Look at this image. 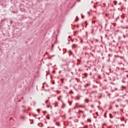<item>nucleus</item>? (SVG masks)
Wrapping results in <instances>:
<instances>
[{"label": "nucleus", "instance_id": "obj_1", "mask_svg": "<svg viewBox=\"0 0 128 128\" xmlns=\"http://www.w3.org/2000/svg\"><path fill=\"white\" fill-rule=\"evenodd\" d=\"M90 84H87L84 85V88H88V87L90 86Z\"/></svg>", "mask_w": 128, "mask_h": 128}, {"label": "nucleus", "instance_id": "obj_2", "mask_svg": "<svg viewBox=\"0 0 128 128\" xmlns=\"http://www.w3.org/2000/svg\"><path fill=\"white\" fill-rule=\"evenodd\" d=\"M76 46L77 45L76 44H73L72 46V48H76Z\"/></svg>", "mask_w": 128, "mask_h": 128}, {"label": "nucleus", "instance_id": "obj_3", "mask_svg": "<svg viewBox=\"0 0 128 128\" xmlns=\"http://www.w3.org/2000/svg\"><path fill=\"white\" fill-rule=\"evenodd\" d=\"M118 64H122V66H124V64H123L122 62H118Z\"/></svg>", "mask_w": 128, "mask_h": 128}, {"label": "nucleus", "instance_id": "obj_4", "mask_svg": "<svg viewBox=\"0 0 128 128\" xmlns=\"http://www.w3.org/2000/svg\"><path fill=\"white\" fill-rule=\"evenodd\" d=\"M113 2L114 3L115 6H116L117 2L116 1H113Z\"/></svg>", "mask_w": 128, "mask_h": 128}, {"label": "nucleus", "instance_id": "obj_5", "mask_svg": "<svg viewBox=\"0 0 128 128\" xmlns=\"http://www.w3.org/2000/svg\"><path fill=\"white\" fill-rule=\"evenodd\" d=\"M84 76L85 77L88 78V74L87 73H84Z\"/></svg>", "mask_w": 128, "mask_h": 128}, {"label": "nucleus", "instance_id": "obj_6", "mask_svg": "<svg viewBox=\"0 0 128 128\" xmlns=\"http://www.w3.org/2000/svg\"><path fill=\"white\" fill-rule=\"evenodd\" d=\"M110 118H112V114H109Z\"/></svg>", "mask_w": 128, "mask_h": 128}, {"label": "nucleus", "instance_id": "obj_7", "mask_svg": "<svg viewBox=\"0 0 128 128\" xmlns=\"http://www.w3.org/2000/svg\"><path fill=\"white\" fill-rule=\"evenodd\" d=\"M81 16H82V19L84 18V16L82 15V14H81Z\"/></svg>", "mask_w": 128, "mask_h": 128}, {"label": "nucleus", "instance_id": "obj_8", "mask_svg": "<svg viewBox=\"0 0 128 128\" xmlns=\"http://www.w3.org/2000/svg\"><path fill=\"white\" fill-rule=\"evenodd\" d=\"M76 32H78V31H74V36H76Z\"/></svg>", "mask_w": 128, "mask_h": 128}, {"label": "nucleus", "instance_id": "obj_9", "mask_svg": "<svg viewBox=\"0 0 128 128\" xmlns=\"http://www.w3.org/2000/svg\"><path fill=\"white\" fill-rule=\"evenodd\" d=\"M84 24H86V26H85V28H86V26H88V23H86V21L84 22Z\"/></svg>", "mask_w": 128, "mask_h": 128}, {"label": "nucleus", "instance_id": "obj_10", "mask_svg": "<svg viewBox=\"0 0 128 128\" xmlns=\"http://www.w3.org/2000/svg\"><path fill=\"white\" fill-rule=\"evenodd\" d=\"M37 112H38V114H40V110L38 109V110H37Z\"/></svg>", "mask_w": 128, "mask_h": 128}, {"label": "nucleus", "instance_id": "obj_11", "mask_svg": "<svg viewBox=\"0 0 128 128\" xmlns=\"http://www.w3.org/2000/svg\"><path fill=\"white\" fill-rule=\"evenodd\" d=\"M78 17L76 16V22H78Z\"/></svg>", "mask_w": 128, "mask_h": 128}, {"label": "nucleus", "instance_id": "obj_12", "mask_svg": "<svg viewBox=\"0 0 128 128\" xmlns=\"http://www.w3.org/2000/svg\"><path fill=\"white\" fill-rule=\"evenodd\" d=\"M68 103L70 104V106H72V102L68 101Z\"/></svg>", "mask_w": 128, "mask_h": 128}, {"label": "nucleus", "instance_id": "obj_13", "mask_svg": "<svg viewBox=\"0 0 128 128\" xmlns=\"http://www.w3.org/2000/svg\"><path fill=\"white\" fill-rule=\"evenodd\" d=\"M46 112H48L46 111H44V114H46Z\"/></svg>", "mask_w": 128, "mask_h": 128}, {"label": "nucleus", "instance_id": "obj_14", "mask_svg": "<svg viewBox=\"0 0 128 128\" xmlns=\"http://www.w3.org/2000/svg\"><path fill=\"white\" fill-rule=\"evenodd\" d=\"M20 118H22V120H24V116H21Z\"/></svg>", "mask_w": 128, "mask_h": 128}, {"label": "nucleus", "instance_id": "obj_15", "mask_svg": "<svg viewBox=\"0 0 128 128\" xmlns=\"http://www.w3.org/2000/svg\"><path fill=\"white\" fill-rule=\"evenodd\" d=\"M46 118H47L48 120H50V116H46Z\"/></svg>", "mask_w": 128, "mask_h": 128}, {"label": "nucleus", "instance_id": "obj_16", "mask_svg": "<svg viewBox=\"0 0 128 128\" xmlns=\"http://www.w3.org/2000/svg\"><path fill=\"white\" fill-rule=\"evenodd\" d=\"M48 100L46 101V104H48Z\"/></svg>", "mask_w": 128, "mask_h": 128}, {"label": "nucleus", "instance_id": "obj_17", "mask_svg": "<svg viewBox=\"0 0 128 128\" xmlns=\"http://www.w3.org/2000/svg\"><path fill=\"white\" fill-rule=\"evenodd\" d=\"M120 70H124V68H121Z\"/></svg>", "mask_w": 128, "mask_h": 128}, {"label": "nucleus", "instance_id": "obj_18", "mask_svg": "<svg viewBox=\"0 0 128 128\" xmlns=\"http://www.w3.org/2000/svg\"><path fill=\"white\" fill-rule=\"evenodd\" d=\"M53 73H54V74H56V70H53Z\"/></svg>", "mask_w": 128, "mask_h": 128}, {"label": "nucleus", "instance_id": "obj_19", "mask_svg": "<svg viewBox=\"0 0 128 128\" xmlns=\"http://www.w3.org/2000/svg\"><path fill=\"white\" fill-rule=\"evenodd\" d=\"M52 84H54V82H52Z\"/></svg>", "mask_w": 128, "mask_h": 128}, {"label": "nucleus", "instance_id": "obj_20", "mask_svg": "<svg viewBox=\"0 0 128 128\" xmlns=\"http://www.w3.org/2000/svg\"><path fill=\"white\" fill-rule=\"evenodd\" d=\"M60 80H61V82L64 81V78H62V79Z\"/></svg>", "mask_w": 128, "mask_h": 128}, {"label": "nucleus", "instance_id": "obj_21", "mask_svg": "<svg viewBox=\"0 0 128 128\" xmlns=\"http://www.w3.org/2000/svg\"><path fill=\"white\" fill-rule=\"evenodd\" d=\"M104 118H106V114H104Z\"/></svg>", "mask_w": 128, "mask_h": 128}, {"label": "nucleus", "instance_id": "obj_22", "mask_svg": "<svg viewBox=\"0 0 128 128\" xmlns=\"http://www.w3.org/2000/svg\"><path fill=\"white\" fill-rule=\"evenodd\" d=\"M94 70H95V72H96V68H94Z\"/></svg>", "mask_w": 128, "mask_h": 128}, {"label": "nucleus", "instance_id": "obj_23", "mask_svg": "<svg viewBox=\"0 0 128 128\" xmlns=\"http://www.w3.org/2000/svg\"><path fill=\"white\" fill-rule=\"evenodd\" d=\"M92 73L90 72V76H92Z\"/></svg>", "mask_w": 128, "mask_h": 128}, {"label": "nucleus", "instance_id": "obj_24", "mask_svg": "<svg viewBox=\"0 0 128 128\" xmlns=\"http://www.w3.org/2000/svg\"><path fill=\"white\" fill-rule=\"evenodd\" d=\"M116 108H118V106L116 105Z\"/></svg>", "mask_w": 128, "mask_h": 128}, {"label": "nucleus", "instance_id": "obj_25", "mask_svg": "<svg viewBox=\"0 0 128 128\" xmlns=\"http://www.w3.org/2000/svg\"><path fill=\"white\" fill-rule=\"evenodd\" d=\"M54 48V44H52V48Z\"/></svg>", "mask_w": 128, "mask_h": 128}, {"label": "nucleus", "instance_id": "obj_26", "mask_svg": "<svg viewBox=\"0 0 128 128\" xmlns=\"http://www.w3.org/2000/svg\"><path fill=\"white\" fill-rule=\"evenodd\" d=\"M79 112H82V110H79Z\"/></svg>", "mask_w": 128, "mask_h": 128}, {"label": "nucleus", "instance_id": "obj_27", "mask_svg": "<svg viewBox=\"0 0 128 128\" xmlns=\"http://www.w3.org/2000/svg\"><path fill=\"white\" fill-rule=\"evenodd\" d=\"M47 108H50V106H47Z\"/></svg>", "mask_w": 128, "mask_h": 128}, {"label": "nucleus", "instance_id": "obj_28", "mask_svg": "<svg viewBox=\"0 0 128 128\" xmlns=\"http://www.w3.org/2000/svg\"><path fill=\"white\" fill-rule=\"evenodd\" d=\"M88 14H90V12H88Z\"/></svg>", "mask_w": 128, "mask_h": 128}, {"label": "nucleus", "instance_id": "obj_29", "mask_svg": "<svg viewBox=\"0 0 128 128\" xmlns=\"http://www.w3.org/2000/svg\"><path fill=\"white\" fill-rule=\"evenodd\" d=\"M68 38H70V36H68Z\"/></svg>", "mask_w": 128, "mask_h": 128}, {"label": "nucleus", "instance_id": "obj_30", "mask_svg": "<svg viewBox=\"0 0 128 128\" xmlns=\"http://www.w3.org/2000/svg\"><path fill=\"white\" fill-rule=\"evenodd\" d=\"M76 42H78V39H75Z\"/></svg>", "mask_w": 128, "mask_h": 128}, {"label": "nucleus", "instance_id": "obj_31", "mask_svg": "<svg viewBox=\"0 0 128 128\" xmlns=\"http://www.w3.org/2000/svg\"><path fill=\"white\" fill-rule=\"evenodd\" d=\"M70 52H72V50H70Z\"/></svg>", "mask_w": 128, "mask_h": 128}, {"label": "nucleus", "instance_id": "obj_32", "mask_svg": "<svg viewBox=\"0 0 128 128\" xmlns=\"http://www.w3.org/2000/svg\"><path fill=\"white\" fill-rule=\"evenodd\" d=\"M108 56H110V54H108Z\"/></svg>", "mask_w": 128, "mask_h": 128}, {"label": "nucleus", "instance_id": "obj_33", "mask_svg": "<svg viewBox=\"0 0 128 128\" xmlns=\"http://www.w3.org/2000/svg\"><path fill=\"white\" fill-rule=\"evenodd\" d=\"M106 16H108V14H106Z\"/></svg>", "mask_w": 128, "mask_h": 128}, {"label": "nucleus", "instance_id": "obj_34", "mask_svg": "<svg viewBox=\"0 0 128 128\" xmlns=\"http://www.w3.org/2000/svg\"><path fill=\"white\" fill-rule=\"evenodd\" d=\"M126 78H128V74H127V75H126Z\"/></svg>", "mask_w": 128, "mask_h": 128}, {"label": "nucleus", "instance_id": "obj_35", "mask_svg": "<svg viewBox=\"0 0 128 128\" xmlns=\"http://www.w3.org/2000/svg\"><path fill=\"white\" fill-rule=\"evenodd\" d=\"M98 78H102L100 77V76H98Z\"/></svg>", "mask_w": 128, "mask_h": 128}, {"label": "nucleus", "instance_id": "obj_36", "mask_svg": "<svg viewBox=\"0 0 128 128\" xmlns=\"http://www.w3.org/2000/svg\"><path fill=\"white\" fill-rule=\"evenodd\" d=\"M69 118H70V120H71V118H72V117H70Z\"/></svg>", "mask_w": 128, "mask_h": 128}, {"label": "nucleus", "instance_id": "obj_37", "mask_svg": "<svg viewBox=\"0 0 128 128\" xmlns=\"http://www.w3.org/2000/svg\"><path fill=\"white\" fill-rule=\"evenodd\" d=\"M78 2H80V0H78Z\"/></svg>", "mask_w": 128, "mask_h": 128}, {"label": "nucleus", "instance_id": "obj_38", "mask_svg": "<svg viewBox=\"0 0 128 128\" xmlns=\"http://www.w3.org/2000/svg\"><path fill=\"white\" fill-rule=\"evenodd\" d=\"M62 84H64V81H62Z\"/></svg>", "mask_w": 128, "mask_h": 128}, {"label": "nucleus", "instance_id": "obj_39", "mask_svg": "<svg viewBox=\"0 0 128 128\" xmlns=\"http://www.w3.org/2000/svg\"><path fill=\"white\" fill-rule=\"evenodd\" d=\"M44 84H46V82H44Z\"/></svg>", "mask_w": 128, "mask_h": 128}, {"label": "nucleus", "instance_id": "obj_40", "mask_svg": "<svg viewBox=\"0 0 128 128\" xmlns=\"http://www.w3.org/2000/svg\"><path fill=\"white\" fill-rule=\"evenodd\" d=\"M59 74H60V71L59 72Z\"/></svg>", "mask_w": 128, "mask_h": 128}, {"label": "nucleus", "instance_id": "obj_41", "mask_svg": "<svg viewBox=\"0 0 128 128\" xmlns=\"http://www.w3.org/2000/svg\"><path fill=\"white\" fill-rule=\"evenodd\" d=\"M24 112H26V110H24Z\"/></svg>", "mask_w": 128, "mask_h": 128}, {"label": "nucleus", "instance_id": "obj_42", "mask_svg": "<svg viewBox=\"0 0 128 128\" xmlns=\"http://www.w3.org/2000/svg\"><path fill=\"white\" fill-rule=\"evenodd\" d=\"M94 24H96V22H94Z\"/></svg>", "mask_w": 128, "mask_h": 128}, {"label": "nucleus", "instance_id": "obj_43", "mask_svg": "<svg viewBox=\"0 0 128 128\" xmlns=\"http://www.w3.org/2000/svg\"><path fill=\"white\" fill-rule=\"evenodd\" d=\"M126 72H128V71H126Z\"/></svg>", "mask_w": 128, "mask_h": 128}, {"label": "nucleus", "instance_id": "obj_44", "mask_svg": "<svg viewBox=\"0 0 128 128\" xmlns=\"http://www.w3.org/2000/svg\"><path fill=\"white\" fill-rule=\"evenodd\" d=\"M116 90H118V88H116Z\"/></svg>", "mask_w": 128, "mask_h": 128}, {"label": "nucleus", "instance_id": "obj_45", "mask_svg": "<svg viewBox=\"0 0 128 128\" xmlns=\"http://www.w3.org/2000/svg\"><path fill=\"white\" fill-rule=\"evenodd\" d=\"M109 110H110V108Z\"/></svg>", "mask_w": 128, "mask_h": 128}, {"label": "nucleus", "instance_id": "obj_46", "mask_svg": "<svg viewBox=\"0 0 128 128\" xmlns=\"http://www.w3.org/2000/svg\"><path fill=\"white\" fill-rule=\"evenodd\" d=\"M120 4H121L120 3Z\"/></svg>", "mask_w": 128, "mask_h": 128}, {"label": "nucleus", "instance_id": "obj_47", "mask_svg": "<svg viewBox=\"0 0 128 128\" xmlns=\"http://www.w3.org/2000/svg\"><path fill=\"white\" fill-rule=\"evenodd\" d=\"M13 54H14V52Z\"/></svg>", "mask_w": 128, "mask_h": 128}, {"label": "nucleus", "instance_id": "obj_48", "mask_svg": "<svg viewBox=\"0 0 128 128\" xmlns=\"http://www.w3.org/2000/svg\"><path fill=\"white\" fill-rule=\"evenodd\" d=\"M22 98H24V97H22Z\"/></svg>", "mask_w": 128, "mask_h": 128}, {"label": "nucleus", "instance_id": "obj_49", "mask_svg": "<svg viewBox=\"0 0 128 128\" xmlns=\"http://www.w3.org/2000/svg\"><path fill=\"white\" fill-rule=\"evenodd\" d=\"M96 114H98V112H96Z\"/></svg>", "mask_w": 128, "mask_h": 128}, {"label": "nucleus", "instance_id": "obj_50", "mask_svg": "<svg viewBox=\"0 0 128 128\" xmlns=\"http://www.w3.org/2000/svg\"><path fill=\"white\" fill-rule=\"evenodd\" d=\"M35 116H36V115H35Z\"/></svg>", "mask_w": 128, "mask_h": 128}, {"label": "nucleus", "instance_id": "obj_51", "mask_svg": "<svg viewBox=\"0 0 128 128\" xmlns=\"http://www.w3.org/2000/svg\"><path fill=\"white\" fill-rule=\"evenodd\" d=\"M43 88H44V86H43Z\"/></svg>", "mask_w": 128, "mask_h": 128}, {"label": "nucleus", "instance_id": "obj_52", "mask_svg": "<svg viewBox=\"0 0 128 128\" xmlns=\"http://www.w3.org/2000/svg\"><path fill=\"white\" fill-rule=\"evenodd\" d=\"M40 118H38V120H40Z\"/></svg>", "mask_w": 128, "mask_h": 128}, {"label": "nucleus", "instance_id": "obj_53", "mask_svg": "<svg viewBox=\"0 0 128 128\" xmlns=\"http://www.w3.org/2000/svg\"><path fill=\"white\" fill-rule=\"evenodd\" d=\"M48 128H50L48 127Z\"/></svg>", "mask_w": 128, "mask_h": 128}]
</instances>
